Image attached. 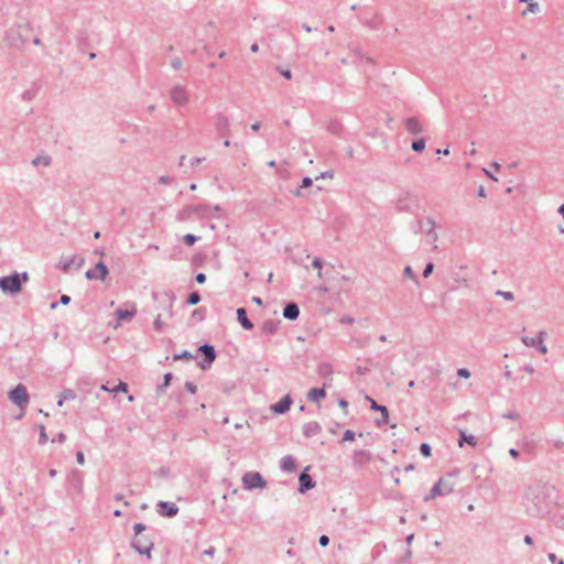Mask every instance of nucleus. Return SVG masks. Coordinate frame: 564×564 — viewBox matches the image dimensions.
Segmentation results:
<instances>
[{
  "label": "nucleus",
  "mask_w": 564,
  "mask_h": 564,
  "mask_svg": "<svg viewBox=\"0 0 564 564\" xmlns=\"http://www.w3.org/2000/svg\"><path fill=\"white\" fill-rule=\"evenodd\" d=\"M148 530L144 523H134L131 547L140 555H145L148 558H151V552L154 549V538L153 533L147 532Z\"/></svg>",
  "instance_id": "f257e3e1"
},
{
  "label": "nucleus",
  "mask_w": 564,
  "mask_h": 564,
  "mask_svg": "<svg viewBox=\"0 0 564 564\" xmlns=\"http://www.w3.org/2000/svg\"><path fill=\"white\" fill-rule=\"evenodd\" d=\"M31 31L32 28L30 23L13 25L6 32L4 41L8 46L22 50L29 40Z\"/></svg>",
  "instance_id": "f03ea898"
},
{
  "label": "nucleus",
  "mask_w": 564,
  "mask_h": 564,
  "mask_svg": "<svg viewBox=\"0 0 564 564\" xmlns=\"http://www.w3.org/2000/svg\"><path fill=\"white\" fill-rule=\"evenodd\" d=\"M29 280L26 272H13L9 275L0 278V290L3 293L15 295L21 292L23 283Z\"/></svg>",
  "instance_id": "7ed1b4c3"
},
{
  "label": "nucleus",
  "mask_w": 564,
  "mask_h": 564,
  "mask_svg": "<svg viewBox=\"0 0 564 564\" xmlns=\"http://www.w3.org/2000/svg\"><path fill=\"white\" fill-rule=\"evenodd\" d=\"M420 208V199L416 195L404 192L395 200V209L400 213L415 214Z\"/></svg>",
  "instance_id": "20e7f679"
},
{
  "label": "nucleus",
  "mask_w": 564,
  "mask_h": 564,
  "mask_svg": "<svg viewBox=\"0 0 564 564\" xmlns=\"http://www.w3.org/2000/svg\"><path fill=\"white\" fill-rule=\"evenodd\" d=\"M9 400L24 411L30 402V394L23 383H18L8 392Z\"/></svg>",
  "instance_id": "39448f33"
},
{
  "label": "nucleus",
  "mask_w": 564,
  "mask_h": 564,
  "mask_svg": "<svg viewBox=\"0 0 564 564\" xmlns=\"http://www.w3.org/2000/svg\"><path fill=\"white\" fill-rule=\"evenodd\" d=\"M197 352L202 357V360L197 361V366L202 370L209 369L217 357L215 347L208 343H205L198 347Z\"/></svg>",
  "instance_id": "423d86ee"
},
{
  "label": "nucleus",
  "mask_w": 564,
  "mask_h": 564,
  "mask_svg": "<svg viewBox=\"0 0 564 564\" xmlns=\"http://www.w3.org/2000/svg\"><path fill=\"white\" fill-rule=\"evenodd\" d=\"M241 480L246 490L263 489L267 487V481L259 471H247Z\"/></svg>",
  "instance_id": "0eeeda50"
},
{
  "label": "nucleus",
  "mask_w": 564,
  "mask_h": 564,
  "mask_svg": "<svg viewBox=\"0 0 564 564\" xmlns=\"http://www.w3.org/2000/svg\"><path fill=\"white\" fill-rule=\"evenodd\" d=\"M454 490L453 484H447L444 481L443 478H441L437 482L433 485V487L430 490V494L424 497V501L427 502L437 496H446L451 494Z\"/></svg>",
  "instance_id": "6e6552de"
},
{
  "label": "nucleus",
  "mask_w": 564,
  "mask_h": 564,
  "mask_svg": "<svg viewBox=\"0 0 564 564\" xmlns=\"http://www.w3.org/2000/svg\"><path fill=\"white\" fill-rule=\"evenodd\" d=\"M137 315V307L134 303H126L124 307H119L115 311L116 324L115 328L119 327L121 322L131 321Z\"/></svg>",
  "instance_id": "1a4fd4ad"
},
{
  "label": "nucleus",
  "mask_w": 564,
  "mask_h": 564,
  "mask_svg": "<svg viewBox=\"0 0 564 564\" xmlns=\"http://www.w3.org/2000/svg\"><path fill=\"white\" fill-rule=\"evenodd\" d=\"M311 466H306L299 475V488L297 491L302 495L306 494L308 490L315 488L316 481L308 474Z\"/></svg>",
  "instance_id": "9d476101"
},
{
  "label": "nucleus",
  "mask_w": 564,
  "mask_h": 564,
  "mask_svg": "<svg viewBox=\"0 0 564 564\" xmlns=\"http://www.w3.org/2000/svg\"><path fill=\"white\" fill-rule=\"evenodd\" d=\"M366 400L370 404V410H372L375 412H380L381 413V417L376 420V425L378 427H382L383 425L388 424L389 423V411H388V408L384 406V405L379 404L375 399H372L369 395H366Z\"/></svg>",
  "instance_id": "9b49d317"
},
{
  "label": "nucleus",
  "mask_w": 564,
  "mask_h": 564,
  "mask_svg": "<svg viewBox=\"0 0 564 564\" xmlns=\"http://www.w3.org/2000/svg\"><path fill=\"white\" fill-rule=\"evenodd\" d=\"M109 274V269L104 261H98L94 269L86 271L85 276L88 280H100L105 281Z\"/></svg>",
  "instance_id": "f8f14e48"
},
{
  "label": "nucleus",
  "mask_w": 564,
  "mask_h": 564,
  "mask_svg": "<svg viewBox=\"0 0 564 564\" xmlns=\"http://www.w3.org/2000/svg\"><path fill=\"white\" fill-rule=\"evenodd\" d=\"M180 509L171 501H159L156 503V512L164 518H174L177 516Z\"/></svg>",
  "instance_id": "ddd939ff"
},
{
  "label": "nucleus",
  "mask_w": 564,
  "mask_h": 564,
  "mask_svg": "<svg viewBox=\"0 0 564 564\" xmlns=\"http://www.w3.org/2000/svg\"><path fill=\"white\" fill-rule=\"evenodd\" d=\"M293 404V399L290 394L283 395L278 402L270 405V410L278 415L285 414L289 412L291 405Z\"/></svg>",
  "instance_id": "4468645a"
},
{
  "label": "nucleus",
  "mask_w": 564,
  "mask_h": 564,
  "mask_svg": "<svg viewBox=\"0 0 564 564\" xmlns=\"http://www.w3.org/2000/svg\"><path fill=\"white\" fill-rule=\"evenodd\" d=\"M170 98L175 105L184 106L188 101V94L185 87L176 85L171 89Z\"/></svg>",
  "instance_id": "2eb2a0df"
},
{
  "label": "nucleus",
  "mask_w": 564,
  "mask_h": 564,
  "mask_svg": "<svg viewBox=\"0 0 564 564\" xmlns=\"http://www.w3.org/2000/svg\"><path fill=\"white\" fill-rule=\"evenodd\" d=\"M215 128L219 137L229 138L230 137V122L229 119L223 115L218 113L216 116Z\"/></svg>",
  "instance_id": "dca6fc26"
},
{
  "label": "nucleus",
  "mask_w": 564,
  "mask_h": 564,
  "mask_svg": "<svg viewBox=\"0 0 564 564\" xmlns=\"http://www.w3.org/2000/svg\"><path fill=\"white\" fill-rule=\"evenodd\" d=\"M372 455L370 452L365 449H358L354 452L352 465L356 468H361L370 463Z\"/></svg>",
  "instance_id": "f3484780"
},
{
  "label": "nucleus",
  "mask_w": 564,
  "mask_h": 564,
  "mask_svg": "<svg viewBox=\"0 0 564 564\" xmlns=\"http://www.w3.org/2000/svg\"><path fill=\"white\" fill-rule=\"evenodd\" d=\"M84 263V258L80 256H72L59 261L58 268L65 272L69 271L72 267L79 269Z\"/></svg>",
  "instance_id": "a211bd4d"
},
{
  "label": "nucleus",
  "mask_w": 564,
  "mask_h": 564,
  "mask_svg": "<svg viewBox=\"0 0 564 564\" xmlns=\"http://www.w3.org/2000/svg\"><path fill=\"white\" fill-rule=\"evenodd\" d=\"M282 314L283 317L288 321H296L300 316V306L297 305V303L293 301L286 302L284 304Z\"/></svg>",
  "instance_id": "6ab92c4d"
},
{
  "label": "nucleus",
  "mask_w": 564,
  "mask_h": 564,
  "mask_svg": "<svg viewBox=\"0 0 564 564\" xmlns=\"http://www.w3.org/2000/svg\"><path fill=\"white\" fill-rule=\"evenodd\" d=\"M404 127L410 134L417 135L423 132V127L416 117L404 119Z\"/></svg>",
  "instance_id": "aec40b11"
},
{
  "label": "nucleus",
  "mask_w": 564,
  "mask_h": 564,
  "mask_svg": "<svg viewBox=\"0 0 564 564\" xmlns=\"http://www.w3.org/2000/svg\"><path fill=\"white\" fill-rule=\"evenodd\" d=\"M236 314L237 321L243 329L251 330L254 327L253 323L248 318V313L245 307L237 308Z\"/></svg>",
  "instance_id": "412c9836"
},
{
  "label": "nucleus",
  "mask_w": 564,
  "mask_h": 564,
  "mask_svg": "<svg viewBox=\"0 0 564 564\" xmlns=\"http://www.w3.org/2000/svg\"><path fill=\"white\" fill-rule=\"evenodd\" d=\"M322 432V426L319 423L313 421V422H307L303 425V435L306 437V438H311L317 434H319Z\"/></svg>",
  "instance_id": "4be33fe9"
},
{
  "label": "nucleus",
  "mask_w": 564,
  "mask_h": 564,
  "mask_svg": "<svg viewBox=\"0 0 564 564\" xmlns=\"http://www.w3.org/2000/svg\"><path fill=\"white\" fill-rule=\"evenodd\" d=\"M77 47L80 52H85L86 48L90 47V40L88 32L85 30H79L76 35Z\"/></svg>",
  "instance_id": "5701e85b"
},
{
  "label": "nucleus",
  "mask_w": 564,
  "mask_h": 564,
  "mask_svg": "<svg viewBox=\"0 0 564 564\" xmlns=\"http://www.w3.org/2000/svg\"><path fill=\"white\" fill-rule=\"evenodd\" d=\"M280 468L285 473H292L296 468V459L292 455H285L280 460Z\"/></svg>",
  "instance_id": "b1692460"
},
{
  "label": "nucleus",
  "mask_w": 564,
  "mask_h": 564,
  "mask_svg": "<svg viewBox=\"0 0 564 564\" xmlns=\"http://www.w3.org/2000/svg\"><path fill=\"white\" fill-rule=\"evenodd\" d=\"M172 380H173L172 372L164 373L163 381L161 383H159L155 388V393L158 397L165 394L166 389L171 386Z\"/></svg>",
  "instance_id": "393cba45"
},
{
  "label": "nucleus",
  "mask_w": 564,
  "mask_h": 564,
  "mask_svg": "<svg viewBox=\"0 0 564 564\" xmlns=\"http://www.w3.org/2000/svg\"><path fill=\"white\" fill-rule=\"evenodd\" d=\"M281 321L279 319H267L263 322L261 326V330L267 335H274L280 325Z\"/></svg>",
  "instance_id": "a878e982"
},
{
  "label": "nucleus",
  "mask_w": 564,
  "mask_h": 564,
  "mask_svg": "<svg viewBox=\"0 0 564 564\" xmlns=\"http://www.w3.org/2000/svg\"><path fill=\"white\" fill-rule=\"evenodd\" d=\"M194 209V215L200 218H210L212 217V206L208 204H197L192 205Z\"/></svg>",
  "instance_id": "bb28decb"
},
{
  "label": "nucleus",
  "mask_w": 564,
  "mask_h": 564,
  "mask_svg": "<svg viewBox=\"0 0 564 564\" xmlns=\"http://www.w3.org/2000/svg\"><path fill=\"white\" fill-rule=\"evenodd\" d=\"M326 398V390L325 388H312L307 392V399L311 402L318 403L321 400Z\"/></svg>",
  "instance_id": "cd10ccee"
},
{
  "label": "nucleus",
  "mask_w": 564,
  "mask_h": 564,
  "mask_svg": "<svg viewBox=\"0 0 564 564\" xmlns=\"http://www.w3.org/2000/svg\"><path fill=\"white\" fill-rule=\"evenodd\" d=\"M465 444L475 447L477 446V438L471 434H467L465 431H459L458 445L463 447Z\"/></svg>",
  "instance_id": "c85d7f7f"
},
{
  "label": "nucleus",
  "mask_w": 564,
  "mask_h": 564,
  "mask_svg": "<svg viewBox=\"0 0 564 564\" xmlns=\"http://www.w3.org/2000/svg\"><path fill=\"white\" fill-rule=\"evenodd\" d=\"M545 335H546V333L541 330V332H539L536 337L524 336L521 338V340L527 347L535 348V346H538V344H540V341H543Z\"/></svg>",
  "instance_id": "c756f323"
},
{
  "label": "nucleus",
  "mask_w": 564,
  "mask_h": 564,
  "mask_svg": "<svg viewBox=\"0 0 564 564\" xmlns=\"http://www.w3.org/2000/svg\"><path fill=\"white\" fill-rule=\"evenodd\" d=\"M425 223L429 226L426 229V236L431 239L432 242H436L438 239V236L435 231V221L431 217L425 218Z\"/></svg>",
  "instance_id": "7c9ffc66"
},
{
  "label": "nucleus",
  "mask_w": 564,
  "mask_h": 564,
  "mask_svg": "<svg viewBox=\"0 0 564 564\" xmlns=\"http://www.w3.org/2000/svg\"><path fill=\"white\" fill-rule=\"evenodd\" d=\"M76 398V393L72 389H64L57 400V406H63L64 402L67 400H74Z\"/></svg>",
  "instance_id": "2f4dec72"
},
{
  "label": "nucleus",
  "mask_w": 564,
  "mask_h": 564,
  "mask_svg": "<svg viewBox=\"0 0 564 564\" xmlns=\"http://www.w3.org/2000/svg\"><path fill=\"white\" fill-rule=\"evenodd\" d=\"M39 89H40V85L37 83H33V87L32 88L26 89L25 91H23L22 99L25 100V101H31L32 99L35 98Z\"/></svg>",
  "instance_id": "473e14b6"
},
{
  "label": "nucleus",
  "mask_w": 564,
  "mask_h": 564,
  "mask_svg": "<svg viewBox=\"0 0 564 564\" xmlns=\"http://www.w3.org/2000/svg\"><path fill=\"white\" fill-rule=\"evenodd\" d=\"M426 145V139L425 138H419L412 141L411 148L414 152L421 153L424 151Z\"/></svg>",
  "instance_id": "72a5a7b5"
},
{
  "label": "nucleus",
  "mask_w": 564,
  "mask_h": 564,
  "mask_svg": "<svg viewBox=\"0 0 564 564\" xmlns=\"http://www.w3.org/2000/svg\"><path fill=\"white\" fill-rule=\"evenodd\" d=\"M327 130L333 134H340L343 131V126L338 120H330Z\"/></svg>",
  "instance_id": "f704fd0d"
},
{
  "label": "nucleus",
  "mask_w": 564,
  "mask_h": 564,
  "mask_svg": "<svg viewBox=\"0 0 564 564\" xmlns=\"http://www.w3.org/2000/svg\"><path fill=\"white\" fill-rule=\"evenodd\" d=\"M200 300H202L200 293L198 291H193L187 295L185 303L187 305H196L200 302Z\"/></svg>",
  "instance_id": "c9c22d12"
},
{
  "label": "nucleus",
  "mask_w": 564,
  "mask_h": 564,
  "mask_svg": "<svg viewBox=\"0 0 564 564\" xmlns=\"http://www.w3.org/2000/svg\"><path fill=\"white\" fill-rule=\"evenodd\" d=\"M52 160H51V156L48 155H39L36 158H34L32 160V165L34 166H39V165H44V166H48L51 164Z\"/></svg>",
  "instance_id": "e433bc0d"
},
{
  "label": "nucleus",
  "mask_w": 564,
  "mask_h": 564,
  "mask_svg": "<svg viewBox=\"0 0 564 564\" xmlns=\"http://www.w3.org/2000/svg\"><path fill=\"white\" fill-rule=\"evenodd\" d=\"M194 215V209L192 205L185 206L180 213H178V220H187L191 218V216Z\"/></svg>",
  "instance_id": "4c0bfd02"
},
{
  "label": "nucleus",
  "mask_w": 564,
  "mask_h": 564,
  "mask_svg": "<svg viewBox=\"0 0 564 564\" xmlns=\"http://www.w3.org/2000/svg\"><path fill=\"white\" fill-rule=\"evenodd\" d=\"M312 185H313V181H312V178H311V177H308V176H305V177H303V180H302V184H301V186H300V187H299V188H297L293 194H294L295 196L300 197V196H302V195H303V194H302V189H303V188H308V187H311Z\"/></svg>",
  "instance_id": "58836bf2"
},
{
  "label": "nucleus",
  "mask_w": 564,
  "mask_h": 564,
  "mask_svg": "<svg viewBox=\"0 0 564 564\" xmlns=\"http://www.w3.org/2000/svg\"><path fill=\"white\" fill-rule=\"evenodd\" d=\"M192 317L193 318H196L197 321H204L205 317H206V308L200 306V307H197L195 308L193 312H192Z\"/></svg>",
  "instance_id": "ea45409f"
},
{
  "label": "nucleus",
  "mask_w": 564,
  "mask_h": 564,
  "mask_svg": "<svg viewBox=\"0 0 564 564\" xmlns=\"http://www.w3.org/2000/svg\"><path fill=\"white\" fill-rule=\"evenodd\" d=\"M37 429H39V432H40V434H39V444L43 445V444H45L48 441V436H47L45 426L43 424H39Z\"/></svg>",
  "instance_id": "a19ab883"
},
{
  "label": "nucleus",
  "mask_w": 564,
  "mask_h": 564,
  "mask_svg": "<svg viewBox=\"0 0 564 564\" xmlns=\"http://www.w3.org/2000/svg\"><path fill=\"white\" fill-rule=\"evenodd\" d=\"M194 358V355L188 350H183L180 354H174L173 359L174 360H192Z\"/></svg>",
  "instance_id": "79ce46f5"
},
{
  "label": "nucleus",
  "mask_w": 564,
  "mask_h": 564,
  "mask_svg": "<svg viewBox=\"0 0 564 564\" xmlns=\"http://www.w3.org/2000/svg\"><path fill=\"white\" fill-rule=\"evenodd\" d=\"M403 274L405 278H409L411 279L412 281H414L416 284H419V278L417 275L415 274V272L413 271L412 267L411 265H406L403 270Z\"/></svg>",
  "instance_id": "37998d69"
},
{
  "label": "nucleus",
  "mask_w": 564,
  "mask_h": 564,
  "mask_svg": "<svg viewBox=\"0 0 564 564\" xmlns=\"http://www.w3.org/2000/svg\"><path fill=\"white\" fill-rule=\"evenodd\" d=\"M199 237L194 234H186L183 236V242L188 247L195 245Z\"/></svg>",
  "instance_id": "c03bdc74"
},
{
  "label": "nucleus",
  "mask_w": 564,
  "mask_h": 564,
  "mask_svg": "<svg viewBox=\"0 0 564 564\" xmlns=\"http://www.w3.org/2000/svg\"><path fill=\"white\" fill-rule=\"evenodd\" d=\"M386 550L387 545L384 543H377L372 549V558L376 560Z\"/></svg>",
  "instance_id": "a18cd8bd"
},
{
  "label": "nucleus",
  "mask_w": 564,
  "mask_h": 564,
  "mask_svg": "<svg viewBox=\"0 0 564 564\" xmlns=\"http://www.w3.org/2000/svg\"><path fill=\"white\" fill-rule=\"evenodd\" d=\"M419 451L423 457L427 458L432 456V447L427 443H421Z\"/></svg>",
  "instance_id": "49530a36"
},
{
  "label": "nucleus",
  "mask_w": 564,
  "mask_h": 564,
  "mask_svg": "<svg viewBox=\"0 0 564 564\" xmlns=\"http://www.w3.org/2000/svg\"><path fill=\"white\" fill-rule=\"evenodd\" d=\"M495 295H497V296H501V297H503V299H505V300H507V301H513V300H514V295H513V293H512V292H510V291L497 290V291L495 292Z\"/></svg>",
  "instance_id": "de8ad7c7"
},
{
  "label": "nucleus",
  "mask_w": 564,
  "mask_h": 564,
  "mask_svg": "<svg viewBox=\"0 0 564 564\" xmlns=\"http://www.w3.org/2000/svg\"><path fill=\"white\" fill-rule=\"evenodd\" d=\"M424 225H426L425 218H419L416 227L413 228V234H415V235L422 234L424 231Z\"/></svg>",
  "instance_id": "09e8293b"
},
{
  "label": "nucleus",
  "mask_w": 564,
  "mask_h": 564,
  "mask_svg": "<svg viewBox=\"0 0 564 564\" xmlns=\"http://www.w3.org/2000/svg\"><path fill=\"white\" fill-rule=\"evenodd\" d=\"M433 270H434V263L432 261H429L425 264V268L423 269V272H422L423 278H429L433 273Z\"/></svg>",
  "instance_id": "8fccbe9b"
},
{
  "label": "nucleus",
  "mask_w": 564,
  "mask_h": 564,
  "mask_svg": "<svg viewBox=\"0 0 564 564\" xmlns=\"http://www.w3.org/2000/svg\"><path fill=\"white\" fill-rule=\"evenodd\" d=\"M356 434L351 430H346L343 434V442H352L355 441Z\"/></svg>",
  "instance_id": "3c124183"
},
{
  "label": "nucleus",
  "mask_w": 564,
  "mask_h": 564,
  "mask_svg": "<svg viewBox=\"0 0 564 564\" xmlns=\"http://www.w3.org/2000/svg\"><path fill=\"white\" fill-rule=\"evenodd\" d=\"M73 480L75 481V486L76 487H80L82 486V482H83V476H82V473L79 470H73Z\"/></svg>",
  "instance_id": "603ef678"
},
{
  "label": "nucleus",
  "mask_w": 564,
  "mask_h": 564,
  "mask_svg": "<svg viewBox=\"0 0 564 564\" xmlns=\"http://www.w3.org/2000/svg\"><path fill=\"white\" fill-rule=\"evenodd\" d=\"M111 392L118 393V392H128V384L123 381H120L112 390Z\"/></svg>",
  "instance_id": "864d4df0"
},
{
  "label": "nucleus",
  "mask_w": 564,
  "mask_h": 564,
  "mask_svg": "<svg viewBox=\"0 0 564 564\" xmlns=\"http://www.w3.org/2000/svg\"><path fill=\"white\" fill-rule=\"evenodd\" d=\"M323 263H324V261L321 258H318V257L314 258L313 261H312V267L314 269H318V275L319 276L322 275L321 270L323 268Z\"/></svg>",
  "instance_id": "5fc2aeb1"
},
{
  "label": "nucleus",
  "mask_w": 564,
  "mask_h": 564,
  "mask_svg": "<svg viewBox=\"0 0 564 564\" xmlns=\"http://www.w3.org/2000/svg\"><path fill=\"white\" fill-rule=\"evenodd\" d=\"M184 388L187 392L195 394L197 392V386L192 381H186Z\"/></svg>",
  "instance_id": "6e6d98bb"
},
{
  "label": "nucleus",
  "mask_w": 564,
  "mask_h": 564,
  "mask_svg": "<svg viewBox=\"0 0 564 564\" xmlns=\"http://www.w3.org/2000/svg\"><path fill=\"white\" fill-rule=\"evenodd\" d=\"M502 417L508 419V420H519L520 414L516 411H509V412L503 413Z\"/></svg>",
  "instance_id": "4d7b16f0"
},
{
  "label": "nucleus",
  "mask_w": 564,
  "mask_h": 564,
  "mask_svg": "<svg viewBox=\"0 0 564 564\" xmlns=\"http://www.w3.org/2000/svg\"><path fill=\"white\" fill-rule=\"evenodd\" d=\"M153 327H154V329H155L156 332H161V330H162V328H163V322H162V319H161V315H160V314L155 317V319H154V322H153Z\"/></svg>",
  "instance_id": "13d9d810"
},
{
  "label": "nucleus",
  "mask_w": 564,
  "mask_h": 564,
  "mask_svg": "<svg viewBox=\"0 0 564 564\" xmlns=\"http://www.w3.org/2000/svg\"><path fill=\"white\" fill-rule=\"evenodd\" d=\"M182 65H183V62H182V59H181L180 57H174V58L171 61V66H172V68H173V69H175V70L181 69Z\"/></svg>",
  "instance_id": "bf43d9fd"
},
{
  "label": "nucleus",
  "mask_w": 564,
  "mask_h": 564,
  "mask_svg": "<svg viewBox=\"0 0 564 564\" xmlns=\"http://www.w3.org/2000/svg\"><path fill=\"white\" fill-rule=\"evenodd\" d=\"M457 376L459 378L468 379L470 378V371L467 368H459L457 370Z\"/></svg>",
  "instance_id": "052dcab7"
},
{
  "label": "nucleus",
  "mask_w": 564,
  "mask_h": 564,
  "mask_svg": "<svg viewBox=\"0 0 564 564\" xmlns=\"http://www.w3.org/2000/svg\"><path fill=\"white\" fill-rule=\"evenodd\" d=\"M547 558L551 563L564 564V558L557 560L555 553H549Z\"/></svg>",
  "instance_id": "680f3d73"
},
{
  "label": "nucleus",
  "mask_w": 564,
  "mask_h": 564,
  "mask_svg": "<svg viewBox=\"0 0 564 564\" xmlns=\"http://www.w3.org/2000/svg\"><path fill=\"white\" fill-rule=\"evenodd\" d=\"M173 182V177L169 175H163L159 177V183L164 185H170Z\"/></svg>",
  "instance_id": "e2e57ef3"
},
{
  "label": "nucleus",
  "mask_w": 564,
  "mask_h": 564,
  "mask_svg": "<svg viewBox=\"0 0 564 564\" xmlns=\"http://www.w3.org/2000/svg\"><path fill=\"white\" fill-rule=\"evenodd\" d=\"M278 70L279 73L286 79H291L292 78V72L291 69L286 68V69H283L281 67H278Z\"/></svg>",
  "instance_id": "0e129e2a"
},
{
  "label": "nucleus",
  "mask_w": 564,
  "mask_h": 564,
  "mask_svg": "<svg viewBox=\"0 0 564 564\" xmlns=\"http://www.w3.org/2000/svg\"><path fill=\"white\" fill-rule=\"evenodd\" d=\"M412 558V551L410 547H408L403 554V556L400 558L401 562H409Z\"/></svg>",
  "instance_id": "69168bd1"
},
{
  "label": "nucleus",
  "mask_w": 564,
  "mask_h": 564,
  "mask_svg": "<svg viewBox=\"0 0 564 564\" xmlns=\"http://www.w3.org/2000/svg\"><path fill=\"white\" fill-rule=\"evenodd\" d=\"M318 543L321 546H327L329 544V538L326 534H322L318 538Z\"/></svg>",
  "instance_id": "338daca9"
},
{
  "label": "nucleus",
  "mask_w": 564,
  "mask_h": 564,
  "mask_svg": "<svg viewBox=\"0 0 564 564\" xmlns=\"http://www.w3.org/2000/svg\"><path fill=\"white\" fill-rule=\"evenodd\" d=\"M195 281L198 283V284H203L206 282V274L203 273V272H198L196 273L195 275Z\"/></svg>",
  "instance_id": "774afa93"
}]
</instances>
